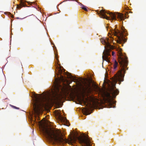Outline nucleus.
Here are the masks:
<instances>
[{
  "instance_id": "0eeeda50",
  "label": "nucleus",
  "mask_w": 146,
  "mask_h": 146,
  "mask_svg": "<svg viewBox=\"0 0 146 146\" xmlns=\"http://www.w3.org/2000/svg\"><path fill=\"white\" fill-rule=\"evenodd\" d=\"M91 107L90 106H88L84 113V114L87 115L90 114L91 113V112H90V111L91 110Z\"/></svg>"
},
{
  "instance_id": "39448f33",
  "label": "nucleus",
  "mask_w": 146,
  "mask_h": 146,
  "mask_svg": "<svg viewBox=\"0 0 146 146\" xmlns=\"http://www.w3.org/2000/svg\"><path fill=\"white\" fill-rule=\"evenodd\" d=\"M110 31L111 32V33L114 35L115 36H116L118 38L119 43H120L121 41L123 40V38L121 36L122 34L118 30L115 29H112L111 28H110Z\"/></svg>"
},
{
  "instance_id": "423d86ee",
  "label": "nucleus",
  "mask_w": 146,
  "mask_h": 146,
  "mask_svg": "<svg viewBox=\"0 0 146 146\" xmlns=\"http://www.w3.org/2000/svg\"><path fill=\"white\" fill-rule=\"evenodd\" d=\"M61 122L64 125H66L67 126H69L70 124L69 121L67 119H59Z\"/></svg>"
},
{
  "instance_id": "f03ea898",
  "label": "nucleus",
  "mask_w": 146,
  "mask_h": 146,
  "mask_svg": "<svg viewBox=\"0 0 146 146\" xmlns=\"http://www.w3.org/2000/svg\"><path fill=\"white\" fill-rule=\"evenodd\" d=\"M118 52L119 55V62L120 65V69L112 78L111 81H108L106 90L104 92L106 97L105 99L106 103L105 105L108 108H115L114 105L115 104V102L112 98H115L119 92L118 90L116 88V84L118 82V84H120L121 82L123 81L126 68V70L128 69L127 68L128 65L127 58L122 54L121 49H119Z\"/></svg>"
},
{
  "instance_id": "6e6552de",
  "label": "nucleus",
  "mask_w": 146,
  "mask_h": 146,
  "mask_svg": "<svg viewBox=\"0 0 146 146\" xmlns=\"http://www.w3.org/2000/svg\"><path fill=\"white\" fill-rule=\"evenodd\" d=\"M19 1L20 3V4L19 5H17V7L18 8L20 9L22 7L25 6L26 4L24 2L22 1L21 0H20Z\"/></svg>"
},
{
  "instance_id": "f8f14e48",
  "label": "nucleus",
  "mask_w": 146,
  "mask_h": 146,
  "mask_svg": "<svg viewBox=\"0 0 146 146\" xmlns=\"http://www.w3.org/2000/svg\"><path fill=\"white\" fill-rule=\"evenodd\" d=\"M114 54H115V52H112V55L113 56H114Z\"/></svg>"
},
{
  "instance_id": "6ab92c4d",
  "label": "nucleus",
  "mask_w": 146,
  "mask_h": 146,
  "mask_svg": "<svg viewBox=\"0 0 146 146\" xmlns=\"http://www.w3.org/2000/svg\"><path fill=\"white\" fill-rule=\"evenodd\" d=\"M30 119H33V118H30Z\"/></svg>"
},
{
  "instance_id": "9b49d317",
  "label": "nucleus",
  "mask_w": 146,
  "mask_h": 146,
  "mask_svg": "<svg viewBox=\"0 0 146 146\" xmlns=\"http://www.w3.org/2000/svg\"><path fill=\"white\" fill-rule=\"evenodd\" d=\"M117 62H116L114 65V68H117Z\"/></svg>"
},
{
  "instance_id": "1a4fd4ad",
  "label": "nucleus",
  "mask_w": 146,
  "mask_h": 146,
  "mask_svg": "<svg viewBox=\"0 0 146 146\" xmlns=\"http://www.w3.org/2000/svg\"><path fill=\"white\" fill-rule=\"evenodd\" d=\"M91 87L90 84H87L86 86V88L89 91H90L91 90Z\"/></svg>"
},
{
  "instance_id": "dca6fc26",
  "label": "nucleus",
  "mask_w": 146,
  "mask_h": 146,
  "mask_svg": "<svg viewBox=\"0 0 146 146\" xmlns=\"http://www.w3.org/2000/svg\"><path fill=\"white\" fill-rule=\"evenodd\" d=\"M42 119H46V118L45 117H44Z\"/></svg>"
},
{
  "instance_id": "a211bd4d",
  "label": "nucleus",
  "mask_w": 146,
  "mask_h": 146,
  "mask_svg": "<svg viewBox=\"0 0 146 146\" xmlns=\"http://www.w3.org/2000/svg\"><path fill=\"white\" fill-rule=\"evenodd\" d=\"M40 118V117H38V118L39 119Z\"/></svg>"
},
{
  "instance_id": "4468645a",
  "label": "nucleus",
  "mask_w": 146,
  "mask_h": 146,
  "mask_svg": "<svg viewBox=\"0 0 146 146\" xmlns=\"http://www.w3.org/2000/svg\"><path fill=\"white\" fill-rule=\"evenodd\" d=\"M13 107L14 108H16V109H18V108H17V107H15V106H13Z\"/></svg>"
},
{
  "instance_id": "ddd939ff",
  "label": "nucleus",
  "mask_w": 146,
  "mask_h": 146,
  "mask_svg": "<svg viewBox=\"0 0 146 146\" xmlns=\"http://www.w3.org/2000/svg\"><path fill=\"white\" fill-rule=\"evenodd\" d=\"M82 101H83V102H84V103H86V102L85 100H82Z\"/></svg>"
},
{
  "instance_id": "7ed1b4c3",
  "label": "nucleus",
  "mask_w": 146,
  "mask_h": 146,
  "mask_svg": "<svg viewBox=\"0 0 146 146\" xmlns=\"http://www.w3.org/2000/svg\"><path fill=\"white\" fill-rule=\"evenodd\" d=\"M113 38L111 37H110V39L104 37L100 39L101 42L105 45L104 48L105 50L103 52L102 59L103 60H105L107 62H109L110 61V57H109L110 56V51L115 48V46H112L110 44V42L113 41Z\"/></svg>"
},
{
  "instance_id": "f3484780",
  "label": "nucleus",
  "mask_w": 146,
  "mask_h": 146,
  "mask_svg": "<svg viewBox=\"0 0 146 146\" xmlns=\"http://www.w3.org/2000/svg\"><path fill=\"white\" fill-rule=\"evenodd\" d=\"M17 19H19V18L18 17H17Z\"/></svg>"
},
{
  "instance_id": "20e7f679",
  "label": "nucleus",
  "mask_w": 146,
  "mask_h": 146,
  "mask_svg": "<svg viewBox=\"0 0 146 146\" xmlns=\"http://www.w3.org/2000/svg\"><path fill=\"white\" fill-rule=\"evenodd\" d=\"M98 14L101 16V17L107 20H116L117 18L118 20L120 21L125 20L124 16L123 14L117 12L112 13L107 11L102 10L100 11Z\"/></svg>"
},
{
  "instance_id": "9d476101",
  "label": "nucleus",
  "mask_w": 146,
  "mask_h": 146,
  "mask_svg": "<svg viewBox=\"0 0 146 146\" xmlns=\"http://www.w3.org/2000/svg\"><path fill=\"white\" fill-rule=\"evenodd\" d=\"M82 8L83 9H84L85 11H87V9L86 8L85 6L84 5H83V6L82 7Z\"/></svg>"
},
{
  "instance_id": "2eb2a0df",
  "label": "nucleus",
  "mask_w": 146,
  "mask_h": 146,
  "mask_svg": "<svg viewBox=\"0 0 146 146\" xmlns=\"http://www.w3.org/2000/svg\"><path fill=\"white\" fill-rule=\"evenodd\" d=\"M60 117H60V118H58V119H61V118H60ZM61 119H64V118H62Z\"/></svg>"
},
{
  "instance_id": "f257e3e1",
  "label": "nucleus",
  "mask_w": 146,
  "mask_h": 146,
  "mask_svg": "<svg viewBox=\"0 0 146 146\" xmlns=\"http://www.w3.org/2000/svg\"><path fill=\"white\" fill-rule=\"evenodd\" d=\"M57 55L55 54L57 60L56 71L58 75L55 78V82L53 89L51 91L47 92L43 96L34 94L32 96L33 107V113L35 116H37L46 109L48 104L51 103L58 104L61 100L72 93L75 90L73 89L69 85H67L64 83L68 82L67 78L73 81L77 80L69 72H63L58 64L59 60L57 58Z\"/></svg>"
}]
</instances>
